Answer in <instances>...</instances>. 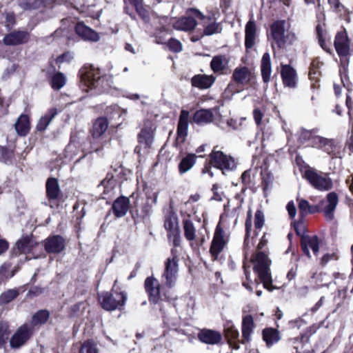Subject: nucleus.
I'll return each instance as SVG.
<instances>
[{"mask_svg":"<svg viewBox=\"0 0 353 353\" xmlns=\"http://www.w3.org/2000/svg\"><path fill=\"white\" fill-rule=\"evenodd\" d=\"M271 35L273 39L272 48L276 45L279 48H285L295 43L297 37L295 33L287 28L285 21H276L270 27Z\"/></svg>","mask_w":353,"mask_h":353,"instance_id":"f257e3e1","label":"nucleus"},{"mask_svg":"<svg viewBox=\"0 0 353 353\" xmlns=\"http://www.w3.org/2000/svg\"><path fill=\"white\" fill-rule=\"evenodd\" d=\"M172 256L164 262V269L161 276L162 288L172 289L176 285L179 277V258L174 249L171 250Z\"/></svg>","mask_w":353,"mask_h":353,"instance_id":"f03ea898","label":"nucleus"},{"mask_svg":"<svg viewBox=\"0 0 353 353\" xmlns=\"http://www.w3.org/2000/svg\"><path fill=\"white\" fill-rule=\"evenodd\" d=\"M117 283L118 280L116 279L112 290V293L103 292L99 295V301L101 307L107 311L121 310L127 301V294L117 289Z\"/></svg>","mask_w":353,"mask_h":353,"instance_id":"7ed1b4c3","label":"nucleus"},{"mask_svg":"<svg viewBox=\"0 0 353 353\" xmlns=\"http://www.w3.org/2000/svg\"><path fill=\"white\" fill-rule=\"evenodd\" d=\"M81 82L83 90L88 91L92 88H104L103 81L106 77L101 74L99 68L92 65L83 68L81 72Z\"/></svg>","mask_w":353,"mask_h":353,"instance_id":"20e7f679","label":"nucleus"},{"mask_svg":"<svg viewBox=\"0 0 353 353\" xmlns=\"http://www.w3.org/2000/svg\"><path fill=\"white\" fill-rule=\"evenodd\" d=\"M254 263V270L257 273L263 287L271 291L272 278L270 273V261L266 254L262 252H258L252 259Z\"/></svg>","mask_w":353,"mask_h":353,"instance_id":"39448f33","label":"nucleus"},{"mask_svg":"<svg viewBox=\"0 0 353 353\" xmlns=\"http://www.w3.org/2000/svg\"><path fill=\"white\" fill-rule=\"evenodd\" d=\"M304 176L312 187L319 191H329L333 187L332 180L326 173L318 172L313 169H308L305 170Z\"/></svg>","mask_w":353,"mask_h":353,"instance_id":"423d86ee","label":"nucleus"},{"mask_svg":"<svg viewBox=\"0 0 353 353\" xmlns=\"http://www.w3.org/2000/svg\"><path fill=\"white\" fill-rule=\"evenodd\" d=\"M196 19H205V17L198 10L191 8L187 10V16L176 20L173 28L177 30L190 31L196 26Z\"/></svg>","mask_w":353,"mask_h":353,"instance_id":"0eeeda50","label":"nucleus"},{"mask_svg":"<svg viewBox=\"0 0 353 353\" xmlns=\"http://www.w3.org/2000/svg\"><path fill=\"white\" fill-rule=\"evenodd\" d=\"M216 147L213 149L210 155L211 163L215 168L222 170L224 174L225 172L234 170L236 167L234 158L221 151L216 150Z\"/></svg>","mask_w":353,"mask_h":353,"instance_id":"6e6552de","label":"nucleus"},{"mask_svg":"<svg viewBox=\"0 0 353 353\" xmlns=\"http://www.w3.org/2000/svg\"><path fill=\"white\" fill-rule=\"evenodd\" d=\"M334 47L340 57L341 65L345 71L349 63L350 42L345 31H341L336 35Z\"/></svg>","mask_w":353,"mask_h":353,"instance_id":"1a4fd4ad","label":"nucleus"},{"mask_svg":"<svg viewBox=\"0 0 353 353\" xmlns=\"http://www.w3.org/2000/svg\"><path fill=\"white\" fill-rule=\"evenodd\" d=\"M145 289L149 295L150 301L157 303L159 300L165 298V295L163 293L162 288V284L159 283V281L154 276L147 277L144 283Z\"/></svg>","mask_w":353,"mask_h":353,"instance_id":"9d476101","label":"nucleus"},{"mask_svg":"<svg viewBox=\"0 0 353 353\" xmlns=\"http://www.w3.org/2000/svg\"><path fill=\"white\" fill-rule=\"evenodd\" d=\"M32 335L30 325L24 324L19 327L10 340V345L13 349H18L26 344Z\"/></svg>","mask_w":353,"mask_h":353,"instance_id":"9b49d317","label":"nucleus"},{"mask_svg":"<svg viewBox=\"0 0 353 353\" xmlns=\"http://www.w3.org/2000/svg\"><path fill=\"white\" fill-rule=\"evenodd\" d=\"M183 231L185 238L190 242L192 248H195L203 245L205 239L196 234V230L192 221L185 219L183 221Z\"/></svg>","mask_w":353,"mask_h":353,"instance_id":"f8f14e48","label":"nucleus"},{"mask_svg":"<svg viewBox=\"0 0 353 353\" xmlns=\"http://www.w3.org/2000/svg\"><path fill=\"white\" fill-rule=\"evenodd\" d=\"M321 203H325V205L322 211L325 220L327 221H333L335 217L334 212L339 203V196L337 194L334 192L328 193L326 196V200Z\"/></svg>","mask_w":353,"mask_h":353,"instance_id":"ddd939ff","label":"nucleus"},{"mask_svg":"<svg viewBox=\"0 0 353 353\" xmlns=\"http://www.w3.org/2000/svg\"><path fill=\"white\" fill-rule=\"evenodd\" d=\"M227 240L225 238L223 230L218 225L215 230L213 240L210 247V253L214 259L221 252L226 245Z\"/></svg>","mask_w":353,"mask_h":353,"instance_id":"4468645a","label":"nucleus"},{"mask_svg":"<svg viewBox=\"0 0 353 353\" xmlns=\"http://www.w3.org/2000/svg\"><path fill=\"white\" fill-rule=\"evenodd\" d=\"M123 168L119 167L117 169H114L113 172H109L106 177L101 181V185L103 188V194H108L117 188L119 174L122 172Z\"/></svg>","mask_w":353,"mask_h":353,"instance_id":"2eb2a0df","label":"nucleus"},{"mask_svg":"<svg viewBox=\"0 0 353 353\" xmlns=\"http://www.w3.org/2000/svg\"><path fill=\"white\" fill-rule=\"evenodd\" d=\"M139 145L135 148V152H141V149L143 147L148 149L151 147L154 139V130L152 126H145L143 128L138 136Z\"/></svg>","mask_w":353,"mask_h":353,"instance_id":"dca6fc26","label":"nucleus"},{"mask_svg":"<svg viewBox=\"0 0 353 353\" xmlns=\"http://www.w3.org/2000/svg\"><path fill=\"white\" fill-rule=\"evenodd\" d=\"M65 248V240L60 235H54L45 241V250L48 253H59Z\"/></svg>","mask_w":353,"mask_h":353,"instance_id":"f3484780","label":"nucleus"},{"mask_svg":"<svg viewBox=\"0 0 353 353\" xmlns=\"http://www.w3.org/2000/svg\"><path fill=\"white\" fill-rule=\"evenodd\" d=\"M29 39V33L26 31H14L6 34L3 39L6 46H17L26 43Z\"/></svg>","mask_w":353,"mask_h":353,"instance_id":"a211bd4d","label":"nucleus"},{"mask_svg":"<svg viewBox=\"0 0 353 353\" xmlns=\"http://www.w3.org/2000/svg\"><path fill=\"white\" fill-rule=\"evenodd\" d=\"M189 112L185 110L181 111L178 126H177V137L178 142L183 143L188 135V130Z\"/></svg>","mask_w":353,"mask_h":353,"instance_id":"6ab92c4d","label":"nucleus"},{"mask_svg":"<svg viewBox=\"0 0 353 353\" xmlns=\"http://www.w3.org/2000/svg\"><path fill=\"white\" fill-rule=\"evenodd\" d=\"M37 243L33 239L32 236L26 235L21 237L17 243L14 248L15 254H27L30 252Z\"/></svg>","mask_w":353,"mask_h":353,"instance_id":"aec40b11","label":"nucleus"},{"mask_svg":"<svg viewBox=\"0 0 353 353\" xmlns=\"http://www.w3.org/2000/svg\"><path fill=\"white\" fill-rule=\"evenodd\" d=\"M309 146L321 149L329 154H331L334 152L335 147L332 139H329L316 135V134Z\"/></svg>","mask_w":353,"mask_h":353,"instance_id":"412c9836","label":"nucleus"},{"mask_svg":"<svg viewBox=\"0 0 353 353\" xmlns=\"http://www.w3.org/2000/svg\"><path fill=\"white\" fill-rule=\"evenodd\" d=\"M199 339L206 344H218L222 339L220 332L208 329H203L198 334Z\"/></svg>","mask_w":353,"mask_h":353,"instance_id":"4be33fe9","label":"nucleus"},{"mask_svg":"<svg viewBox=\"0 0 353 353\" xmlns=\"http://www.w3.org/2000/svg\"><path fill=\"white\" fill-rule=\"evenodd\" d=\"M281 77L283 84L289 88H294L297 82L296 72L289 65H281Z\"/></svg>","mask_w":353,"mask_h":353,"instance_id":"5701e85b","label":"nucleus"},{"mask_svg":"<svg viewBox=\"0 0 353 353\" xmlns=\"http://www.w3.org/2000/svg\"><path fill=\"white\" fill-rule=\"evenodd\" d=\"M46 186V194L49 201V203L47 205L52 208L51 202L58 199L61 192L57 179L55 178H49L47 180Z\"/></svg>","mask_w":353,"mask_h":353,"instance_id":"b1692460","label":"nucleus"},{"mask_svg":"<svg viewBox=\"0 0 353 353\" xmlns=\"http://www.w3.org/2000/svg\"><path fill=\"white\" fill-rule=\"evenodd\" d=\"M301 246L303 252L310 257L309 248H311L314 254H316L319 250V239L317 236H303L301 238Z\"/></svg>","mask_w":353,"mask_h":353,"instance_id":"393cba45","label":"nucleus"},{"mask_svg":"<svg viewBox=\"0 0 353 353\" xmlns=\"http://www.w3.org/2000/svg\"><path fill=\"white\" fill-rule=\"evenodd\" d=\"M75 31L85 41H97L99 39V34L83 23H78L76 25Z\"/></svg>","mask_w":353,"mask_h":353,"instance_id":"a878e982","label":"nucleus"},{"mask_svg":"<svg viewBox=\"0 0 353 353\" xmlns=\"http://www.w3.org/2000/svg\"><path fill=\"white\" fill-rule=\"evenodd\" d=\"M252 77V72L247 67H239L235 68L232 74L233 80L239 85H245L250 83Z\"/></svg>","mask_w":353,"mask_h":353,"instance_id":"bb28decb","label":"nucleus"},{"mask_svg":"<svg viewBox=\"0 0 353 353\" xmlns=\"http://www.w3.org/2000/svg\"><path fill=\"white\" fill-rule=\"evenodd\" d=\"M130 205L129 199L125 196L117 198L112 204V210L115 216L120 218L124 216L128 211Z\"/></svg>","mask_w":353,"mask_h":353,"instance_id":"cd10ccee","label":"nucleus"},{"mask_svg":"<svg viewBox=\"0 0 353 353\" xmlns=\"http://www.w3.org/2000/svg\"><path fill=\"white\" fill-rule=\"evenodd\" d=\"M215 81V77L213 75L196 74L191 79L192 86L199 89H208L210 88Z\"/></svg>","mask_w":353,"mask_h":353,"instance_id":"c85d7f7f","label":"nucleus"},{"mask_svg":"<svg viewBox=\"0 0 353 353\" xmlns=\"http://www.w3.org/2000/svg\"><path fill=\"white\" fill-rule=\"evenodd\" d=\"M261 72L263 81L268 83L271 79L272 66L270 55L268 52L263 54L261 61Z\"/></svg>","mask_w":353,"mask_h":353,"instance_id":"c756f323","label":"nucleus"},{"mask_svg":"<svg viewBox=\"0 0 353 353\" xmlns=\"http://www.w3.org/2000/svg\"><path fill=\"white\" fill-rule=\"evenodd\" d=\"M254 320L251 315H247L242 321V343L249 342L251 340V335L254 329Z\"/></svg>","mask_w":353,"mask_h":353,"instance_id":"7c9ffc66","label":"nucleus"},{"mask_svg":"<svg viewBox=\"0 0 353 353\" xmlns=\"http://www.w3.org/2000/svg\"><path fill=\"white\" fill-rule=\"evenodd\" d=\"M109 122L105 117L98 118L92 125V135L94 138L101 137L107 130Z\"/></svg>","mask_w":353,"mask_h":353,"instance_id":"2f4dec72","label":"nucleus"},{"mask_svg":"<svg viewBox=\"0 0 353 353\" xmlns=\"http://www.w3.org/2000/svg\"><path fill=\"white\" fill-rule=\"evenodd\" d=\"M57 113L58 111L56 108L49 109L48 112L39 120L37 125V130L41 132L44 131Z\"/></svg>","mask_w":353,"mask_h":353,"instance_id":"473e14b6","label":"nucleus"},{"mask_svg":"<svg viewBox=\"0 0 353 353\" xmlns=\"http://www.w3.org/2000/svg\"><path fill=\"white\" fill-rule=\"evenodd\" d=\"M213 114L209 110H200L196 111L193 117V121L198 125L206 124L212 122Z\"/></svg>","mask_w":353,"mask_h":353,"instance_id":"72a5a7b5","label":"nucleus"},{"mask_svg":"<svg viewBox=\"0 0 353 353\" xmlns=\"http://www.w3.org/2000/svg\"><path fill=\"white\" fill-rule=\"evenodd\" d=\"M15 129L18 134L25 136L30 130L29 117L26 114H21L17 119Z\"/></svg>","mask_w":353,"mask_h":353,"instance_id":"f704fd0d","label":"nucleus"},{"mask_svg":"<svg viewBox=\"0 0 353 353\" xmlns=\"http://www.w3.org/2000/svg\"><path fill=\"white\" fill-rule=\"evenodd\" d=\"M256 26L254 21H250L245 26V45L247 48H251L254 46L255 39Z\"/></svg>","mask_w":353,"mask_h":353,"instance_id":"c9c22d12","label":"nucleus"},{"mask_svg":"<svg viewBox=\"0 0 353 353\" xmlns=\"http://www.w3.org/2000/svg\"><path fill=\"white\" fill-rule=\"evenodd\" d=\"M263 338L268 347L273 345L281 339L279 331L274 328L265 329L263 331Z\"/></svg>","mask_w":353,"mask_h":353,"instance_id":"e433bc0d","label":"nucleus"},{"mask_svg":"<svg viewBox=\"0 0 353 353\" xmlns=\"http://www.w3.org/2000/svg\"><path fill=\"white\" fill-rule=\"evenodd\" d=\"M228 65V61L224 56H215L212 58L210 63V68L214 72H223Z\"/></svg>","mask_w":353,"mask_h":353,"instance_id":"4c0bfd02","label":"nucleus"},{"mask_svg":"<svg viewBox=\"0 0 353 353\" xmlns=\"http://www.w3.org/2000/svg\"><path fill=\"white\" fill-rule=\"evenodd\" d=\"M200 20L203 21L205 35H212L220 32V26L214 22V19L205 17V19Z\"/></svg>","mask_w":353,"mask_h":353,"instance_id":"58836bf2","label":"nucleus"},{"mask_svg":"<svg viewBox=\"0 0 353 353\" xmlns=\"http://www.w3.org/2000/svg\"><path fill=\"white\" fill-rule=\"evenodd\" d=\"M196 156L194 154H188L183 158L179 165V170L181 174L188 172L195 163Z\"/></svg>","mask_w":353,"mask_h":353,"instance_id":"ea45409f","label":"nucleus"},{"mask_svg":"<svg viewBox=\"0 0 353 353\" xmlns=\"http://www.w3.org/2000/svg\"><path fill=\"white\" fill-rule=\"evenodd\" d=\"M225 336L228 338L229 343H230V345L232 347V348L234 349H239V345L236 343H234V344L232 343V340H236L238 339L239 336V332L238 330L233 325H228L225 328Z\"/></svg>","mask_w":353,"mask_h":353,"instance_id":"a19ab883","label":"nucleus"},{"mask_svg":"<svg viewBox=\"0 0 353 353\" xmlns=\"http://www.w3.org/2000/svg\"><path fill=\"white\" fill-rule=\"evenodd\" d=\"M66 83V77L61 72L55 73L51 79L52 88L55 90L62 88Z\"/></svg>","mask_w":353,"mask_h":353,"instance_id":"79ce46f5","label":"nucleus"},{"mask_svg":"<svg viewBox=\"0 0 353 353\" xmlns=\"http://www.w3.org/2000/svg\"><path fill=\"white\" fill-rule=\"evenodd\" d=\"M50 316V314L47 310H40L37 312L32 317V323L37 325L45 323Z\"/></svg>","mask_w":353,"mask_h":353,"instance_id":"37998d69","label":"nucleus"},{"mask_svg":"<svg viewBox=\"0 0 353 353\" xmlns=\"http://www.w3.org/2000/svg\"><path fill=\"white\" fill-rule=\"evenodd\" d=\"M316 132V130H307L303 129L301 131L299 141L302 143H307L309 146Z\"/></svg>","mask_w":353,"mask_h":353,"instance_id":"c03bdc74","label":"nucleus"},{"mask_svg":"<svg viewBox=\"0 0 353 353\" xmlns=\"http://www.w3.org/2000/svg\"><path fill=\"white\" fill-rule=\"evenodd\" d=\"M19 295V292L16 290H9L0 296V304L4 305L10 303Z\"/></svg>","mask_w":353,"mask_h":353,"instance_id":"a18cd8bd","label":"nucleus"},{"mask_svg":"<svg viewBox=\"0 0 353 353\" xmlns=\"http://www.w3.org/2000/svg\"><path fill=\"white\" fill-rule=\"evenodd\" d=\"M312 205H310L307 201L305 199H301L299 202V214L301 216H305L307 213L313 214L315 212L314 210H312Z\"/></svg>","mask_w":353,"mask_h":353,"instance_id":"49530a36","label":"nucleus"},{"mask_svg":"<svg viewBox=\"0 0 353 353\" xmlns=\"http://www.w3.org/2000/svg\"><path fill=\"white\" fill-rule=\"evenodd\" d=\"M10 334L9 327L6 323H0V347L6 343Z\"/></svg>","mask_w":353,"mask_h":353,"instance_id":"de8ad7c7","label":"nucleus"},{"mask_svg":"<svg viewBox=\"0 0 353 353\" xmlns=\"http://www.w3.org/2000/svg\"><path fill=\"white\" fill-rule=\"evenodd\" d=\"M168 34V32L165 28H161V29L157 30L154 35L155 37V42L158 44L165 43Z\"/></svg>","mask_w":353,"mask_h":353,"instance_id":"09e8293b","label":"nucleus"},{"mask_svg":"<svg viewBox=\"0 0 353 353\" xmlns=\"http://www.w3.org/2000/svg\"><path fill=\"white\" fill-rule=\"evenodd\" d=\"M79 353H98V350L93 342L87 341L82 344Z\"/></svg>","mask_w":353,"mask_h":353,"instance_id":"8fccbe9b","label":"nucleus"},{"mask_svg":"<svg viewBox=\"0 0 353 353\" xmlns=\"http://www.w3.org/2000/svg\"><path fill=\"white\" fill-rule=\"evenodd\" d=\"M168 46L169 49L174 52H180L183 50L181 43L174 38H171L168 41Z\"/></svg>","mask_w":353,"mask_h":353,"instance_id":"3c124183","label":"nucleus"},{"mask_svg":"<svg viewBox=\"0 0 353 353\" xmlns=\"http://www.w3.org/2000/svg\"><path fill=\"white\" fill-rule=\"evenodd\" d=\"M346 104L348 108V114L350 117V123L352 125V135L350 137V141H349V145L351 151H353V111L352 108L350 105V101L348 97L346 100Z\"/></svg>","mask_w":353,"mask_h":353,"instance_id":"603ef678","label":"nucleus"},{"mask_svg":"<svg viewBox=\"0 0 353 353\" xmlns=\"http://www.w3.org/2000/svg\"><path fill=\"white\" fill-rule=\"evenodd\" d=\"M165 228L170 232L172 234L178 232L177 230V223L176 220L172 219V218H167L164 223Z\"/></svg>","mask_w":353,"mask_h":353,"instance_id":"864d4df0","label":"nucleus"},{"mask_svg":"<svg viewBox=\"0 0 353 353\" xmlns=\"http://www.w3.org/2000/svg\"><path fill=\"white\" fill-rule=\"evenodd\" d=\"M264 214L261 210H257L255 213L254 225L256 229H261L264 224Z\"/></svg>","mask_w":353,"mask_h":353,"instance_id":"5fc2aeb1","label":"nucleus"},{"mask_svg":"<svg viewBox=\"0 0 353 353\" xmlns=\"http://www.w3.org/2000/svg\"><path fill=\"white\" fill-rule=\"evenodd\" d=\"M139 14L144 19L147 20L149 17L148 11L145 9L142 4V1L133 5Z\"/></svg>","mask_w":353,"mask_h":353,"instance_id":"6e6d98bb","label":"nucleus"},{"mask_svg":"<svg viewBox=\"0 0 353 353\" xmlns=\"http://www.w3.org/2000/svg\"><path fill=\"white\" fill-rule=\"evenodd\" d=\"M212 190L213 192L212 199L218 201H221L223 198V193L221 190V188L219 186V185H213Z\"/></svg>","mask_w":353,"mask_h":353,"instance_id":"4d7b16f0","label":"nucleus"},{"mask_svg":"<svg viewBox=\"0 0 353 353\" xmlns=\"http://www.w3.org/2000/svg\"><path fill=\"white\" fill-rule=\"evenodd\" d=\"M252 214L251 211L249 210L248 212V217L245 221V230H246V234H245V243H247L248 239L250 235V233L252 230Z\"/></svg>","mask_w":353,"mask_h":353,"instance_id":"13d9d810","label":"nucleus"},{"mask_svg":"<svg viewBox=\"0 0 353 353\" xmlns=\"http://www.w3.org/2000/svg\"><path fill=\"white\" fill-rule=\"evenodd\" d=\"M6 26L8 29H11L15 23V15L13 12H8L6 14Z\"/></svg>","mask_w":353,"mask_h":353,"instance_id":"bf43d9fd","label":"nucleus"},{"mask_svg":"<svg viewBox=\"0 0 353 353\" xmlns=\"http://www.w3.org/2000/svg\"><path fill=\"white\" fill-rule=\"evenodd\" d=\"M17 65L15 63H12L5 70L3 73L2 77L4 79H8L11 74H12L17 70Z\"/></svg>","mask_w":353,"mask_h":353,"instance_id":"052dcab7","label":"nucleus"},{"mask_svg":"<svg viewBox=\"0 0 353 353\" xmlns=\"http://www.w3.org/2000/svg\"><path fill=\"white\" fill-rule=\"evenodd\" d=\"M73 59V56L70 52H65L62 55L58 57L56 59L57 63H61L63 62H69Z\"/></svg>","mask_w":353,"mask_h":353,"instance_id":"680f3d73","label":"nucleus"},{"mask_svg":"<svg viewBox=\"0 0 353 353\" xmlns=\"http://www.w3.org/2000/svg\"><path fill=\"white\" fill-rule=\"evenodd\" d=\"M294 230L299 236H303L305 231V225L301 222H294Z\"/></svg>","mask_w":353,"mask_h":353,"instance_id":"e2e57ef3","label":"nucleus"},{"mask_svg":"<svg viewBox=\"0 0 353 353\" xmlns=\"http://www.w3.org/2000/svg\"><path fill=\"white\" fill-rule=\"evenodd\" d=\"M329 4L336 12H341L344 7L340 3L339 0H327Z\"/></svg>","mask_w":353,"mask_h":353,"instance_id":"0e129e2a","label":"nucleus"},{"mask_svg":"<svg viewBox=\"0 0 353 353\" xmlns=\"http://www.w3.org/2000/svg\"><path fill=\"white\" fill-rule=\"evenodd\" d=\"M287 210L288 212L289 216L290 218L293 219L295 217L296 214V210L293 201H290L286 206Z\"/></svg>","mask_w":353,"mask_h":353,"instance_id":"69168bd1","label":"nucleus"},{"mask_svg":"<svg viewBox=\"0 0 353 353\" xmlns=\"http://www.w3.org/2000/svg\"><path fill=\"white\" fill-rule=\"evenodd\" d=\"M316 30H317V34H318V39H319V43L320 44V46H321V48L325 50L326 52H329V49L327 48V46H326V43H325V40L323 39V36H322V33H321V31L320 30V28L319 26H317L316 28Z\"/></svg>","mask_w":353,"mask_h":353,"instance_id":"338daca9","label":"nucleus"},{"mask_svg":"<svg viewBox=\"0 0 353 353\" xmlns=\"http://www.w3.org/2000/svg\"><path fill=\"white\" fill-rule=\"evenodd\" d=\"M19 6L23 10L34 9L32 3L28 0H21L19 3Z\"/></svg>","mask_w":353,"mask_h":353,"instance_id":"774afa93","label":"nucleus"}]
</instances>
